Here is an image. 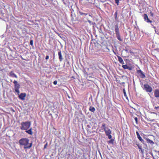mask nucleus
<instances>
[{"instance_id": "1", "label": "nucleus", "mask_w": 159, "mask_h": 159, "mask_svg": "<svg viewBox=\"0 0 159 159\" xmlns=\"http://www.w3.org/2000/svg\"><path fill=\"white\" fill-rule=\"evenodd\" d=\"M29 140L28 139L25 138L20 139L19 141V143L21 145H24V149L30 148L32 146V143H29Z\"/></svg>"}, {"instance_id": "2", "label": "nucleus", "mask_w": 159, "mask_h": 159, "mask_svg": "<svg viewBox=\"0 0 159 159\" xmlns=\"http://www.w3.org/2000/svg\"><path fill=\"white\" fill-rule=\"evenodd\" d=\"M31 123L29 121L22 122L21 124L20 129L22 130H27L31 126Z\"/></svg>"}, {"instance_id": "3", "label": "nucleus", "mask_w": 159, "mask_h": 159, "mask_svg": "<svg viewBox=\"0 0 159 159\" xmlns=\"http://www.w3.org/2000/svg\"><path fill=\"white\" fill-rule=\"evenodd\" d=\"M143 89H145L146 92L151 93L152 90V88L148 84H145L144 85Z\"/></svg>"}, {"instance_id": "4", "label": "nucleus", "mask_w": 159, "mask_h": 159, "mask_svg": "<svg viewBox=\"0 0 159 159\" xmlns=\"http://www.w3.org/2000/svg\"><path fill=\"white\" fill-rule=\"evenodd\" d=\"M154 97L157 98H159V89H156L154 91Z\"/></svg>"}, {"instance_id": "5", "label": "nucleus", "mask_w": 159, "mask_h": 159, "mask_svg": "<svg viewBox=\"0 0 159 159\" xmlns=\"http://www.w3.org/2000/svg\"><path fill=\"white\" fill-rule=\"evenodd\" d=\"M137 73L139 74L140 76L143 78L145 77V75L143 74V72L140 70H138L137 71Z\"/></svg>"}, {"instance_id": "6", "label": "nucleus", "mask_w": 159, "mask_h": 159, "mask_svg": "<svg viewBox=\"0 0 159 159\" xmlns=\"http://www.w3.org/2000/svg\"><path fill=\"white\" fill-rule=\"evenodd\" d=\"M26 94L25 93H22L20 95H19V98L22 100L25 99V97H26Z\"/></svg>"}, {"instance_id": "7", "label": "nucleus", "mask_w": 159, "mask_h": 159, "mask_svg": "<svg viewBox=\"0 0 159 159\" xmlns=\"http://www.w3.org/2000/svg\"><path fill=\"white\" fill-rule=\"evenodd\" d=\"M143 17L144 20L148 23H151L152 21L150 20L147 15L146 14H144L143 15Z\"/></svg>"}, {"instance_id": "8", "label": "nucleus", "mask_w": 159, "mask_h": 159, "mask_svg": "<svg viewBox=\"0 0 159 159\" xmlns=\"http://www.w3.org/2000/svg\"><path fill=\"white\" fill-rule=\"evenodd\" d=\"M105 132L106 135H108L109 134H111V131L110 129L107 127L104 130Z\"/></svg>"}, {"instance_id": "9", "label": "nucleus", "mask_w": 159, "mask_h": 159, "mask_svg": "<svg viewBox=\"0 0 159 159\" xmlns=\"http://www.w3.org/2000/svg\"><path fill=\"white\" fill-rule=\"evenodd\" d=\"M136 134L139 139L143 143H144V141L140 136L139 132L138 131L136 132Z\"/></svg>"}, {"instance_id": "10", "label": "nucleus", "mask_w": 159, "mask_h": 159, "mask_svg": "<svg viewBox=\"0 0 159 159\" xmlns=\"http://www.w3.org/2000/svg\"><path fill=\"white\" fill-rule=\"evenodd\" d=\"M117 57H118V61H119L120 63L122 64H124V62L122 58L121 57L119 56H117Z\"/></svg>"}, {"instance_id": "11", "label": "nucleus", "mask_w": 159, "mask_h": 159, "mask_svg": "<svg viewBox=\"0 0 159 159\" xmlns=\"http://www.w3.org/2000/svg\"><path fill=\"white\" fill-rule=\"evenodd\" d=\"M58 55L59 56V58L60 61H61L63 59L61 53V51H59L58 52Z\"/></svg>"}, {"instance_id": "12", "label": "nucleus", "mask_w": 159, "mask_h": 159, "mask_svg": "<svg viewBox=\"0 0 159 159\" xmlns=\"http://www.w3.org/2000/svg\"><path fill=\"white\" fill-rule=\"evenodd\" d=\"M9 74H10V76H11L12 77H15L16 78H17V76L15 74L13 71H11L9 73Z\"/></svg>"}, {"instance_id": "13", "label": "nucleus", "mask_w": 159, "mask_h": 159, "mask_svg": "<svg viewBox=\"0 0 159 159\" xmlns=\"http://www.w3.org/2000/svg\"><path fill=\"white\" fill-rule=\"evenodd\" d=\"M145 139L147 141V142L148 143H150L151 145H153L154 144V142L150 140L148 138H146Z\"/></svg>"}, {"instance_id": "14", "label": "nucleus", "mask_w": 159, "mask_h": 159, "mask_svg": "<svg viewBox=\"0 0 159 159\" xmlns=\"http://www.w3.org/2000/svg\"><path fill=\"white\" fill-rule=\"evenodd\" d=\"M26 132L29 134H30V135H32L33 134V132L32 131V128H30L29 130H26Z\"/></svg>"}, {"instance_id": "15", "label": "nucleus", "mask_w": 159, "mask_h": 159, "mask_svg": "<svg viewBox=\"0 0 159 159\" xmlns=\"http://www.w3.org/2000/svg\"><path fill=\"white\" fill-rule=\"evenodd\" d=\"M115 31L116 33V35L117 34H119V28H118V26H116L115 27Z\"/></svg>"}, {"instance_id": "16", "label": "nucleus", "mask_w": 159, "mask_h": 159, "mask_svg": "<svg viewBox=\"0 0 159 159\" xmlns=\"http://www.w3.org/2000/svg\"><path fill=\"white\" fill-rule=\"evenodd\" d=\"M89 110L92 112H94L95 111V109L94 107L90 106L89 109Z\"/></svg>"}, {"instance_id": "17", "label": "nucleus", "mask_w": 159, "mask_h": 159, "mask_svg": "<svg viewBox=\"0 0 159 159\" xmlns=\"http://www.w3.org/2000/svg\"><path fill=\"white\" fill-rule=\"evenodd\" d=\"M14 86L15 89H19L20 87V85L19 84H16V85H15Z\"/></svg>"}, {"instance_id": "18", "label": "nucleus", "mask_w": 159, "mask_h": 159, "mask_svg": "<svg viewBox=\"0 0 159 159\" xmlns=\"http://www.w3.org/2000/svg\"><path fill=\"white\" fill-rule=\"evenodd\" d=\"M107 127H106V125L105 123H103L102 124V126L101 127V128L103 129L104 130L105 129H106Z\"/></svg>"}, {"instance_id": "19", "label": "nucleus", "mask_w": 159, "mask_h": 159, "mask_svg": "<svg viewBox=\"0 0 159 159\" xmlns=\"http://www.w3.org/2000/svg\"><path fill=\"white\" fill-rule=\"evenodd\" d=\"M116 37L117 39L119 40L120 41H122V39H121L120 36V34H116Z\"/></svg>"}, {"instance_id": "20", "label": "nucleus", "mask_w": 159, "mask_h": 159, "mask_svg": "<svg viewBox=\"0 0 159 159\" xmlns=\"http://www.w3.org/2000/svg\"><path fill=\"white\" fill-rule=\"evenodd\" d=\"M122 67L124 69H127L129 68V66H128L126 65H123L122 66Z\"/></svg>"}, {"instance_id": "21", "label": "nucleus", "mask_w": 159, "mask_h": 159, "mask_svg": "<svg viewBox=\"0 0 159 159\" xmlns=\"http://www.w3.org/2000/svg\"><path fill=\"white\" fill-rule=\"evenodd\" d=\"M123 93H124V95L125 97H126V99H128V97L127 96V95L125 92V89H123Z\"/></svg>"}, {"instance_id": "22", "label": "nucleus", "mask_w": 159, "mask_h": 159, "mask_svg": "<svg viewBox=\"0 0 159 159\" xmlns=\"http://www.w3.org/2000/svg\"><path fill=\"white\" fill-rule=\"evenodd\" d=\"M137 146L139 148L141 151V152H143V150L142 149V147L141 146L139 145L138 144H137Z\"/></svg>"}, {"instance_id": "23", "label": "nucleus", "mask_w": 159, "mask_h": 159, "mask_svg": "<svg viewBox=\"0 0 159 159\" xmlns=\"http://www.w3.org/2000/svg\"><path fill=\"white\" fill-rule=\"evenodd\" d=\"M79 14L81 15H85V16L88 15L87 13H84L81 12H79Z\"/></svg>"}, {"instance_id": "24", "label": "nucleus", "mask_w": 159, "mask_h": 159, "mask_svg": "<svg viewBox=\"0 0 159 159\" xmlns=\"http://www.w3.org/2000/svg\"><path fill=\"white\" fill-rule=\"evenodd\" d=\"M114 15L115 16V20H116V19H117V11H116L115 12V14H114Z\"/></svg>"}, {"instance_id": "25", "label": "nucleus", "mask_w": 159, "mask_h": 159, "mask_svg": "<svg viewBox=\"0 0 159 159\" xmlns=\"http://www.w3.org/2000/svg\"><path fill=\"white\" fill-rule=\"evenodd\" d=\"M15 91L18 94H19V93H20V91H19V89H15Z\"/></svg>"}, {"instance_id": "26", "label": "nucleus", "mask_w": 159, "mask_h": 159, "mask_svg": "<svg viewBox=\"0 0 159 159\" xmlns=\"http://www.w3.org/2000/svg\"><path fill=\"white\" fill-rule=\"evenodd\" d=\"M15 91L18 94H19V93H20V91H19V89H15Z\"/></svg>"}, {"instance_id": "27", "label": "nucleus", "mask_w": 159, "mask_h": 159, "mask_svg": "<svg viewBox=\"0 0 159 159\" xmlns=\"http://www.w3.org/2000/svg\"><path fill=\"white\" fill-rule=\"evenodd\" d=\"M113 139H111L109 141H108V143L113 144Z\"/></svg>"}, {"instance_id": "28", "label": "nucleus", "mask_w": 159, "mask_h": 159, "mask_svg": "<svg viewBox=\"0 0 159 159\" xmlns=\"http://www.w3.org/2000/svg\"><path fill=\"white\" fill-rule=\"evenodd\" d=\"M87 20H88V22L89 23L90 25H93V23L90 20L88 19H87Z\"/></svg>"}, {"instance_id": "29", "label": "nucleus", "mask_w": 159, "mask_h": 159, "mask_svg": "<svg viewBox=\"0 0 159 159\" xmlns=\"http://www.w3.org/2000/svg\"><path fill=\"white\" fill-rule=\"evenodd\" d=\"M115 2L116 4H117V5H119V1L120 0H115Z\"/></svg>"}, {"instance_id": "30", "label": "nucleus", "mask_w": 159, "mask_h": 159, "mask_svg": "<svg viewBox=\"0 0 159 159\" xmlns=\"http://www.w3.org/2000/svg\"><path fill=\"white\" fill-rule=\"evenodd\" d=\"M107 136L108 137V138L109 139H111L112 138V136L111 135V134H109V135H107Z\"/></svg>"}, {"instance_id": "31", "label": "nucleus", "mask_w": 159, "mask_h": 159, "mask_svg": "<svg viewBox=\"0 0 159 159\" xmlns=\"http://www.w3.org/2000/svg\"><path fill=\"white\" fill-rule=\"evenodd\" d=\"M13 83L15 85H16V84H18L19 83H18V82L17 81L15 80L13 82Z\"/></svg>"}, {"instance_id": "32", "label": "nucleus", "mask_w": 159, "mask_h": 159, "mask_svg": "<svg viewBox=\"0 0 159 159\" xmlns=\"http://www.w3.org/2000/svg\"><path fill=\"white\" fill-rule=\"evenodd\" d=\"M30 44L31 45H33V40H31L30 41Z\"/></svg>"}, {"instance_id": "33", "label": "nucleus", "mask_w": 159, "mask_h": 159, "mask_svg": "<svg viewBox=\"0 0 159 159\" xmlns=\"http://www.w3.org/2000/svg\"><path fill=\"white\" fill-rule=\"evenodd\" d=\"M134 120L136 121V123L137 124H138V118L137 117H135L134 118Z\"/></svg>"}, {"instance_id": "34", "label": "nucleus", "mask_w": 159, "mask_h": 159, "mask_svg": "<svg viewBox=\"0 0 159 159\" xmlns=\"http://www.w3.org/2000/svg\"><path fill=\"white\" fill-rule=\"evenodd\" d=\"M155 109L157 110L158 111H159V107H155Z\"/></svg>"}, {"instance_id": "35", "label": "nucleus", "mask_w": 159, "mask_h": 159, "mask_svg": "<svg viewBox=\"0 0 159 159\" xmlns=\"http://www.w3.org/2000/svg\"><path fill=\"white\" fill-rule=\"evenodd\" d=\"M53 84L54 85H56L57 84V81H54L53 82Z\"/></svg>"}, {"instance_id": "36", "label": "nucleus", "mask_w": 159, "mask_h": 159, "mask_svg": "<svg viewBox=\"0 0 159 159\" xmlns=\"http://www.w3.org/2000/svg\"><path fill=\"white\" fill-rule=\"evenodd\" d=\"M49 58V57L48 56H47L46 57V58H45V59L46 60H48Z\"/></svg>"}, {"instance_id": "37", "label": "nucleus", "mask_w": 159, "mask_h": 159, "mask_svg": "<svg viewBox=\"0 0 159 159\" xmlns=\"http://www.w3.org/2000/svg\"><path fill=\"white\" fill-rule=\"evenodd\" d=\"M150 14H151V16H153V13H152V12H150Z\"/></svg>"}, {"instance_id": "38", "label": "nucleus", "mask_w": 159, "mask_h": 159, "mask_svg": "<svg viewBox=\"0 0 159 159\" xmlns=\"http://www.w3.org/2000/svg\"><path fill=\"white\" fill-rule=\"evenodd\" d=\"M47 146V144H46L44 146V148H46V146Z\"/></svg>"}, {"instance_id": "39", "label": "nucleus", "mask_w": 159, "mask_h": 159, "mask_svg": "<svg viewBox=\"0 0 159 159\" xmlns=\"http://www.w3.org/2000/svg\"><path fill=\"white\" fill-rule=\"evenodd\" d=\"M129 70H131V68L129 67V68L128 69Z\"/></svg>"}, {"instance_id": "40", "label": "nucleus", "mask_w": 159, "mask_h": 159, "mask_svg": "<svg viewBox=\"0 0 159 159\" xmlns=\"http://www.w3.org/2000/svg\"><path fill=\"white\" fill-rule=\"evenodd\" d=\"M89 16H91V15H89Z\"/></svg>"}, {"instance_id": "41", "label": "nucleus", "mask_w": 159, "mask_h": 159, "mask_svg": "<svg viewBox=\"0 0 159 159\" xmlns=\"http://www.w3.org/2000/svg\"><path fill=\"white\" fill-rule=\"evenodd\" d=\"M62 1H63V0H62Z\"/></svg>"}]
</instances>
